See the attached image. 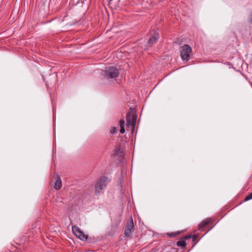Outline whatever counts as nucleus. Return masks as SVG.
<instances>
[{"label":"nucleus","mask_w":252,"mask_h":252,"mask_svg":"<svg viewBox=\"0 0 252 252\" xmlns=\"http://www.w3.org/2000/svg\"><path fill=\"white\" fill-rule=\"evenodd\" d=\"M120 73L119 70L114 66H109L105 68L103 74L107 79H112L118 76Z\"/></svg>","instance_id":"f257e3e1"},{"label":"nucleus","mask_w":252,"mask_h":252,"mask_svg":"<svg viewBox=\"0 0 252 252\" xmlns=\"http://www.w3.org/2000/svg\"><path fill=\"white\" fill-rule=\"evenodd\" d=\"M192 52L191 48L187 44H185L182 47L181 50V57L183 60L188 61Z\"/></svg>","instance_id":"f03ea898"},{"label":"nucleus","mask_w":252,"mask_h":252,"mask_svg":"<svg viewBox=\"0 0 252 252\" xmlns=\"http://www.w3.org/2000/svg\"><path fill=\"white\" fill-rule=\"evenodd\" d=\"M108 182V178L106 177H102L100 178L95 185L96 193H100L106 187Z\"/></svg>","instance_id":"7ed1b4c3"},{"label":"nucleus","mask_w":252,"mask_h":252,"mask_svg":"<svg viewBox=\"0 0 252 252\" xmlns=\"http://www.w3.org/2000/svg\"><path fill=\"white\" fill-rule=\"evenodd\" d=\"M73 233L81 240H87L88 236L85 234L77 226H73L72 227Z\"/></svg>","instance_id":"20e7f679"},{"label":"nucleus","mask_w":252,"mask_h":252,"mask_svg":"<svg viewBox=\"0 0 252 252\" xmlns=\"http://www.w3.org/2000/svg\"><path fill=\"white\" fill-rule=\"evenodd\" d=\"M137 116L133 113L128 112L126 115V126H132L134 128L136 122Z\"/></svg>","instance_id":"39448f33"},{"label":"nucleus","mask_w":252,"mask_h":252,"mask_svg":"<svg viewBox=\"0 0 252 252\" xmlns=\"http://www.w3.org/2000/svg\"><path fill=\"white\" fill-rule=\"evenodd\" d=\"M134 228V224L133 219L132 218H130L129 222L128 223L127 225L125 227V234L126 236L129 237L130 236L131 233V230Z\"/></svg>","instance_id":"423d86ee"},{"label":"nucleus","mask_w":252,"mask_h":252,"mask_svg":"<svg viewBox=\"0 0 252 252\" xmlns=\"http://www.w3.org/2000/svg\"><path fill=\"white\" fill-rule=\"evenodd\" d=\"M159 38L158 34L154 32V34L150 37L148 42L147 46L148 47H151L153 44H155Z\"/></svg>","instance_id":"0eeeda50"},{"label":"nucleus","mask_w":252,"mask_h":252,"mask_svg":"<svg viewBox=\"0 0 252 252\" xmlns=\"http://www.w3.org/2000/svg\"><path fill=\"white\" fill-rule=\"evenodd\" d=\"M159 38L158 34L154 32V34L150 37L148 42L147 46L148 47H151L153 44H155Z\"/></svg>","instance_id":"6e6552de"},{"label":"nucleus","mask_w":252,"mask_h":252,"mask_svg":"<svg viewBox=\"0 0 252 252\" xmlns=\"http://www.w3.org/2000/svg\"><path fill=\"white\" fill-rule=\"evenodd\" d=\"M212 221L210 218H207L202 221L198 225V229L200 231H202L204 228Z\"/></svg>","instance_id":"1a4fd4ad"},{"label":"nucleus","mask_w":252,"mask_h":252,"mask_svg":"<svg viewBox=\"0 0 252 252\" xmlns=\"http://www.w3.org/2000/svg\"><path fill=\"white\" fill-rule=\"evenodd\" d=\"M62 186V180L60 177H58L54 185V188L57 190H59Z\"/></svg>","instance_id":"9d476101"},{"label":"nucleus","mask_w":252,"mask_h":252,"mask_svg":"<svg viewBox=\"0 0 252 252\" xmlns=\"http://www.w3.org/2000/svg\"><path fill=\"white\" fill-rule=\"evenodd\" d=\"M120 132L121 133H124L125 132V121L124 119H121L120 121Z\"/></svg>","instance_id":"9b49d317"},{"label":"nucleus","mask_w":252,"mask_h":252,"mask_svg":"<svg viewBox=\"0 0 252 252\" xmlns=\"http://www.w3.org/2000/svg\"><path fill=\"white\" fill-rule=\"evenodd\" d=\"M176 244H177V246L178 247H184L186 246L187 243H186V242L184 240H180L177 242Z\"/></svg>","instance_id":"f8f14e48"},{"label":"nucleus","mask_w":252,"mask_h":252,"mask_svg":"<svg viewBox=\"0 0 252 252\" xmlns=\"http://www.w3.org/2000/svg\"><path fill=\"white\" fill-rule=\"evenodd\" d=\"M122 151L120 146H118L115 150V154L116 155H119L120 154L122 153Z\"/></svg>","instance_id":"ddd939ff"},{"label":"nucleus","mask_w":252,"mask_h":252,"mask_svg":"<svg viewBox=\"0 0 252 252\" xmlns=\"http://www.w3.org/2000/svg\"><path fill=\"white\" fill-rule=\"evenodd\" d=\"M179 234H180L179 232H176L168 233L167 234V235H168L170 237L173 238V237H176Z\"/></svg>","instance_id":"4468645a"},{"label":"nucleus","mask_w":252,"mask_h":252,"mask_svg":"<svg viewBox=\"0 0 252 252\" xmlns=\"http://www.w3.org/2000/svg\"><path fill=\"white\" fill-rule=\"evenodd\" d=\"M110 132L112 135H114L117 133V128L116 127H112L110 130Z\"/></svg>","instance_id":"2eb2a0df"},{"label":"nucleus","mask_w":252,"mask_h":252,"mask_svg":"<svg viewBox=\"0 0 252 252\" xmlns=\"http://www.w3.org/2000/svg\"><path fill=\"white\" fill-rule=\"evenodd\" d=\"M252 199V192L250 193L249 194H248L247 196H246L245 198L244 201H247L249 200H251Z\"/></svg>","instance_id":"dca6fc26"},{"label":"nucleus","mask_w":252,"mask_h":252,"mask_svg":"<svg viewBox=\"0 0 252 252\" xmlns=\"http://www.w3.org/2000/svg\"><path fill=\"white\" fill-rule=\"evenodd\" d=\"M196 238V236H193V240H195Z\"/></svg>","instance_id":"f3484780"}]
</instances>
